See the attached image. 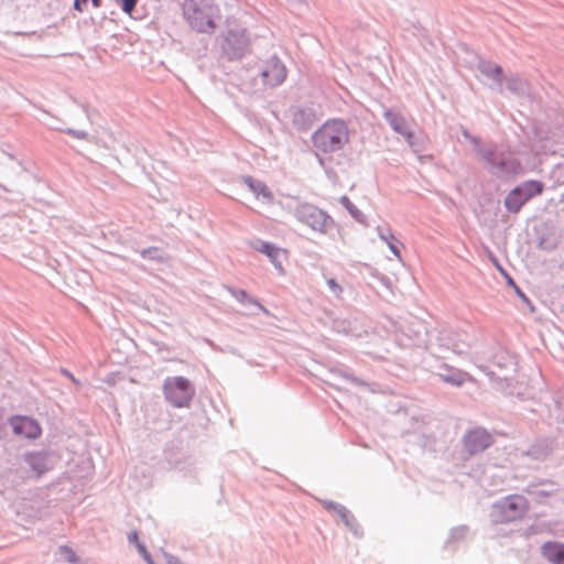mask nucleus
Listing matches in <instances>:
<instances>
[{
  "label": "nucleus",
  "mask_w": 564,
  "mask_h": 564,
  "mask_svg": "<svg viewBox=\"0 0 564 564\" xmlns=\"http://www.w3.org/2000/svg\"><path fill=\"white\" fill-rule=\"evenodd\" d=\"M250 44L245 30L229 31L225 37V50L232 56H240Z\"/></svg>",
  "instance_id": "10"
},
{
  "label": "nucleus",
  "mask_w": 564,
  "mask_h": 564,
  "mask_svg": "<svg viewBox=\"0 0 564 564\" xmlns=\"http://www.w3.org/2000/svg\"><path fill=\"white\" fill-rule=\"evenodd\" d=\"M129 541L131 543H134L137 545V543H140L139 542V536H138V533L135 531L131 532L128 536Z\"/></svg>",
  "instance_id": "26"
},
{
  "label": "nucleus",
  "mask_w": 564,
  "mask_h": 564,
  "mask_svg": "<svg viewBox=\"0 0 564 564\" xmlns=\"http://www.w3.org/2000/svg\"><path fill=\"white\" fill-rule=\"evenodd\" d=\"M479 70L481 72V74H484L487 77L492 78L498 84L502 83L503 72H502L501 66L490 63V62H481L479 64Z\"/></svg>",
  "instance_id": "16"
},
{
  "label": "nucleus",
  "mask_w": 564,
  "mask_h": 564,
  "mask_svg": "<svg viewBox=\"0 0 564 564\" xmlns=\"http://www.w3.org/2000/svg\"><path fill=\"white\" fill-rule=\"evenodd\" d=\"M482 159L501 173L518 174L521 171V164L518 160L505 156L496 158L491 151L485 152Z\"/></svg>",
  "instance_id": "11"
},
{
  "label": "nucleus",
  "mask_w": 564,
  "mask_h": 564,
  "mask_svg": "<svg viewBox=\"0 0 564 564\" xmlns=\"http://www.w3.org/2000/svg\"><path fill=\"white\" fill-rule=\"evenodd\" d=\"M296 218L316 231H325L329 217L319 208L311 204H303L296 208Z\"/></svg>",
  "instance_id": "6"
},
{
  "label": "nucleus",
  "mask_w": 564,
  "mask_h": 564,
  "mask_svg": "<svg viewBox=\"0 0 564 564\" xmlns=\"http://www.w3.org/2000/svg\"><path fill=\"white\" fill-rule=\"evenodd\" d=\"M257 70L262 85L268 88L283 84L288 77V68L276 55L261 58L257 64Z\"/></svg>",
  "instance_id": "3"
},
{
  "label": "nucleus",
  "mask_w": 564,
  "mask_h": 564,
  "mask_svg": "<svg viewBox=\"0 0 564 564\" xmlns=\"http://www.w3.org/2000/svg\"><path fill=\"white\" fill-rule=\"evenodd\" d=\"M340 203L343 206H345L349 213L355 217L358 218L360 212L356 208V206L350 202V199L347 196H343L340 198Z\"/></svg>",
  "instance_id": "21"
},
{
  "label": "nucleus",
  "mask_w": 564,
  "mask_h": 564,
  "mask_svg": "<svg viewBox=\"0 0 564 564\" xmlns=\"http://www.w3.org/2000/svg\"><path fill=\"white\" fill-rule=\"evenodd\" d=\"M541 554L552 564H564V543L556 541L545 542L541 546Z\"/></svg>",
  "instance_id": "12"
},
{
  "label": "nucleus",
  "mask_w": 564,
  "mask_h": 564,
  "mask_svg": "<svg viewBox=\"0 0 564 564\" xmlns=\"http://www.w3.org/2000/svg\"><path fill=\"white\" fill-rule=\"evenodd\" d=\"M163 392L166 401L175 408L188 406L195 390L191 382L184 377H171L163 383Z\"/></svg>",
  "instance_id": "4"
},
{
  "label": "nucleus",
  "mask_w": 564,
  "mask_h": 564,
  "mask_svg": "<svg viewBox=\"0 0 564 564\" xmlns=\"http://www.w3.org/2000/svg\"><path fill=\"white\" fill-rule=\"evenodd\" d=\"M327 285L328 288L330 289V291L336 295V296H340L341 293H343V288L336 282L335 279H328L327 280Z\"/></svg>",
  "instance_id": "22"
},
{
  "label": "nucleus",
  "mask_w": 564,
  "mask_h": 564,
  "mask_svg": "<svg viewBox=\"0 0 564 564\" xmlns=\"http://www.w3.org/2000/svg\"><path fill=\"white\" fill-rule=\"evenodd\" d=\"M498 509L503 521H513L524 516L528 502L522 496H510L498 506Z\"/></svg>",
  "instance_id": "7"
},
{
  "label": "nucleus",
  "mask_w": 564,
  "mask_h": 564,
  "mask_svg": "<svg viewBox=\"0 0 564 564\" xmlns=\"http://www.w3.org/2000/svg\"><path fill=\"white\" fill-rule=\"evenodd\" d=\"M10 424L15 435L26 438H37L42 433L39 423L28 416H14L11 419Z\"/></svg>",
  "instance_id": "9"
},
{
  "label": "nucleus",
  "mask_w": 564,
  "mask_h": 564,
  "mask_svg": "<svg viewBox=\"0 0 564 564\" xmlns=\"http://www.w3.org/2000/svg\"><path fill=\"white\" fill-rule=\"evenodd\" d=\"M543 189L544 184L540 181L531 180L523 182L508 194L505 199V206L511 213H519L528 200L541 195Z\"/></svg>",
  "instance_id": "5"
},
{
  "label": "nucleus",
  "mask_w": 564,
  "mask_h": 564,
  "mask_svg": "<svg viewBox=\"0 0 564 564\" xmlns=\"http://www.w3.org/2000/svg\"><path fill=\"white\" fill-rule=\"evenodd\" d=\"M88 0H75L74 7L77 11L82 12Z\"/></svg>",
  "instance_id": "25"
},
{
  "label": "nucleus",
  "mask_w": 564,
  "mask_h": 564,
  "mask_svg": "<svg viewBox=\"0 0 564 564\" xmlns=\"http://www.w3.org/2000/svg\"><path fill=\"white\" fill-rule=\"evenodd\" d=\"M150 251H151V249H149V250H144V251L142 252V256H143V257H145Z\"/></svg>",
  "instance_id": "29"
},
{
  "label": "nucleus",
  "mask_w": 564,
  "mask_h": 564,
  "mask_svg": "<svg viewBox=\"0 0 564 564\" xmlns=\"http://www.w3.org/2000/svg\"><path fill=\"white\" fill-rule=\"evenodd\" d=\"M441 379L449 384L460 387L466 381H474V378L462 370H452L448 375H441Z\"/></svg>",
  "instance_id": "17"
},
{
  "label": "nucleus",
  "mask_w": 564,
  "mask_h": 564,
  "mask_svg": "<svg viewBox=\"0 0 564 564\" xmlns=\"http://www.w3.org/2000/svg\"><path fill=\"white\" fill-rule=\"evenodd\" d=\"M257 250L261 253L267 254L271 259L272 263L276 268L282 270L283 261L286 260V256H288L285 250L276 248L268 242H262L260 245V247L257 248Z\"/></svg>",
  "instance_id": "15"
},
{
  "label": "nucleus",
  "mask_w": 564,
  "mask_h": 564,
  "mask_svg": "<svg viewBox=\"0 0 564 564\" xmlns=\"http://www.w3.org/2000/svg\"><path fill=\"white\" fill-rule=\"evenodd\" d=\"M137 4V0H121V8L126 13H131Z\"/></svg>",
  "instance_id": "24"
},
{
  "label": "nucleus",
  "mask_w": 564,
  "mask_h": 564,
  "mask_svg": "<svg viewBox=\"0 0 564 564\" xmlns=\"http://www.w3.org/2000/svg\"><path fill=\"white\" fill-rule=\"evenodd\" d=\"M258 305H259L260 310H262L263 312L268 313V311L262 305H260V304H258Z\"/></svg>",
  "instance_id": "30"
},
{
  "label": "nucleus",
  "mask_w": 564,
  "mask_h": 564,
  "mask_svg": "<svg viewBox=\"0 0 564 564\" xmlns=\"http://www.w3.org/2000/svg\"><path fill=\"white\" fill-rule=\"evenodd\" d=\"M379 235H380V238L387 242L389 249L393 252V254L397 257V259L401 260V253L397 246L399 243V241L393 236V234L390 230H388L387 232L380 231Z\"/></svg>",
  "instance_id": "20"
},
{
  "label": "nucleus",
  "mask_w": 564,
  "mask_h": 564,
  "mask_svg": "<svg viewBox=\"0 0 564 564\" xmlns=\"http://www.w3.org/2000/svg\"><path fill=\"white\" fill-rule=\"evenodd\" d=\"M95 8H98L100 6V0H91Z\"/></svg>",
  "instance_id": "28"
},
{
  "label": "nucleus",
  "mask_w": 564,
  "mask_h": 564,
  "mask_svg": "<svg viewBox=\"0 0 564 564\" xmlns=\"http://www.w3.org/2000/svg\"><path fill=\"white\" fill-rule=\"evenodd\" d=\"M384 117L395 132L402 134L409 142L411 141L413 134L410 131L405 119L401 115L392 111H386Z\"/></svg>",
  "instance_id": "14"
},
{
  "label": "nucleus",
  "mask_w": 564,
  "mask_h": 564,
  "mask_svg": "<svg viewBox=\"0 0 564 564\" xmlns=\"http://www.w3.org/2000/svg\"><path fill=\"white\" fill-rule=\"evenodd\" d=\"M348 140L349 132L341 120L326 121L313 135L314 147L325 154L341 150Z\"/></svg>",
  "instance_id": "2"
},
{
  "label": "nucleus",
  "mask_w": 564,
  "mask_h": 564,
  "mask_svg": "<svg viewBox=\"0 0 564 564\" xmlns=\"http://www.w3.org/2000/svg\"><path fill=\"white\" fill-rule=\"evenodd\" d=\"M26 459L31 465L32 469L36 473V476H41L48 469L44 462V458L39 454H31L28 456Z\"/></svg>",
  "instance_id": "19"
},
{
  "label": "nucleus",
  "mask_w": 564,
  "mask_h": 564,
  "mask_svg": "<svg viewBox=\"0 0 564 564\" xmlns=\"http://www.w3.org/2000/svg\"><path fill=\"white\" fill-rule=\"evenodd\" d=\"M135 546L148 564H154L150 553L147 551L145 546L142 543H137Z\"/></svg>",
  "instance_id": "23"
},
{
  "label": "nucleus",
  "mask_w": 564,
  "mask_h": 564,
  "mask_svg": "<svg viewBox=\"0 0 564 564\" xmlns=\"http://www.w3.org/2000/svg\"><path fill=\"white\" fill-rule=\"evenodd\" d=\"M245 183L257 198H261L268 204L273 202V193L263 182L256 181L251 176H247L245 177Z\"/></svg>",
  "instance_id": "13"
},
{
  "label": "nucleus",
  "mask_w": 564,
  "mask_h": 564,
  "mask_svg": "<svg viewBox=\"0 0 564 564\" xmlns=\"http://www.w3.org/2000/svg\"><path fill=\"white\" fill-rule=\"evenodd\" d=\"M491 443V435L484 429L471 430L464 437V446L469 454L480 453L488 448Z\"/></svg>",
  "instance_id": "8"
},
{
  "label": "nucleus",
  "mask_w": 564,
  "mask_h": 564,
  "mask_svg": "<svg viewBox=\"0 0 564 564\" xmlns=\"http://www.w3.org/2000/svg\"><path fill=\"white\" fill-rule=\"evenodd\" d=\"M63 373L67 376L73 382H77L76 378L67 370H63Z\"/></svg>",
  "instance_id": "27"
},
{
  "label": "nucleus",
  "mask_w": 564,
  "mask_h": 564,
  "mask_svg": "<svg viewBox=\"0 0 564 564\" xmlns=\"http://www.w3.org/2000/svg\"><path fill=\"white\" fill-rule=\"evenodd\" d=\"M57 561L69 564H79V557L76 552L67 545H61L57 549Z\"/></svg>",
  "instance_id": "18"
},
{
  "label": "nucleus",
  "mask_w": 564,
  "mask_h": 564,
  "mask_svg": "<svg viewBox=\"0 0 564 564\" xmlns=\"http://www.w3.org/2000/svg\"><path fill=\"white\" fill-rule=\"evenodd\" d=\"M184 15L193 30L212 33L217 26L220 10L213 0H186Z\"/></svg>",
  "instance_id": "1"
}]
</instances>
